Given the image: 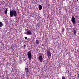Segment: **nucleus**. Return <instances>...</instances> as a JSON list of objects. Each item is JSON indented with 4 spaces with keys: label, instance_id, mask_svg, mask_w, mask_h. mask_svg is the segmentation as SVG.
<instances>
[{
    "label": "nucleus",
    "instance_id": "nucleus-17",
    "mask_svg": "<svg viewBox=\"0 0 79 79\" xmlns=\"http://www.w3.org/2000/svg\"><path fill=\"white\" fill-rule=\"evenodd\" d=\"M77 1H78V0H77Z\"/></svg>",
    "mask_w": 79,
    "mask_h": 79
},
{
    "label": "nucleus",
    "instance_id": "nucleus-13",
    "mask_svg": "<svg viewBox=\"0 0 79 79\" xmlns=\"http://www.w3.org/2000/svg\"><path fill=\"white\" fill-rule=\"evenodd\" d=\"M62 79H65V77L64 76L62 77Z\"/></svg>",
    "mask_w": 79,
    "mask_h": 79
},
{
    "label": "nucleus",
    "instance_id": "nucleus-7",
    "mask_svg": "<svg viewBox=\"0 0 79 79\" xmlns=\"http://www.w3.org/2000/svg\"><path fill=\"white\" fill-rule=\"evenodd\" d=\"M39 10H41L42 9V6L40 5L39 6Z\"/></svg>",
    "mask_w": 79,
    "mask_h": 79
},
{
    "label": "nucleus",
    "instance_id": "nucleus-3",
    "mask_svg": "<svg viewBox=\"0 0 79 79\" xmlns=\"http://www.w3.org/2000/svg\"><path fill=\"white\" fill-rule=\"evenodd\" d=\"M24 34L27 35H32V32H31V31L29 29H27V32H25Z\"/></svg>",
    "mask_w": 79,
    "mask_h": 79
},
{
    "label": "nucleus",
    "instance_id": "nucleus-8",
    "mask_svg": "<svg viewBox=\"0 0 79 79\" xmlns=\"http://www.w3.org/2000/svg\"><path fill=\"white\" fill-rule=\"evenodd\" d=\"M25 73H29V70L28 68H26L25 69Z\"/></svg>",
    "mask_w": 79,
    "mask_h": 79
},
{
    "label": "nucleus",
    "instance_id": "nucleus-5",
    "mask_svg": "<svg viewBox=\"0 0 79 79\" xmlns=\"http://www.w3.org/2000/svg\"><path fill=\"white\" fill-rule=\"evenodd\" d=\"M71 20L72 21V23H73V25H75V23H76V19H75V18L72 16Z\"/></svg>",
    "mask_w": 79,
    "mask_h": 79
},
{
    "label": "nucleus",
    "instance_id": "nucleus-10",
    "mask_svg": "<svg viewBox=\"0 0 79 79\" xmlns=\"http://www.w3.org/2000/svg\"><path fill=\"white\" fill-rule=\"evenodd\" d=\"M77 31H76V30H73V33H74V35H76V32H77Z\"/></svg>",
    "mask_w": 79,
    "mask_h": 79
},
{
    "label": "nucleus",
    "instance_id": "nucleus-16",
    "mask_svg": "<svg viewBox=\"0 0 79 79\" xmlns=\"http://www.w3.org/2000/svg\"><path fill=\"white\" fill-rule=\"evenodd\" d=\"M78 79H79V74H78Z\"/></svg>",
    "mask_w": 79,
    "mask_h": 79
},
{
    "label": "nucleus",
    "instance_id": "nucleus-6",
    "mask_svg": "<svg viewBox=\"0 0 79 79\" xmlns=\"http://www.w3.org/2000/svg\"><path fill=\"white\" fill-rule=\"evenodd\" d=\"M38 59L40 62H42L43 61V57L42 56H40L38 57Z\"/></svg>",
    "mask_w": 79,
    "mask_h": 79
},
{
    "label": "nucleus",
    "instance_id": "nucleus-15",
    "mask_svg": "<svg viewBox=\"0 0 79 79\" xmlns=\"http://www.w3.org/2000/svg\"><path fill=\"white\" fill-rule=\"evenodd\" d=\"M26 45H24V46H23V47L24 48H25V47H26Z\"/></svg>",
    "mask_w": 79,
    "mask_h": 79
},
{
    "label": "nucleus",
    "instance_id": "nucleus-2",
    "mask_svg": "<svg viewBox=\"0 0 79 79\" xmlns=\"http://www.w3.org/2000/svg\"><path fill=\"white\" fill-rule=\"evenodd\" d=\"M27 55L29 60H31V59H32V53H31V51L28 52Z\"/></svg>",
    "mask_w": 79,
    "mask_h": 79
},
{
    "label": "nucleus",
    "instance_id": "nucleus-4",
    "mask_svg": "<svg viewBox=\"0 0 79 79\" xmlns=\"http://www.w3.org/2000/svg\"><path fill=\"white\" fill-rule=\"evenodd\" d=\"M47 53L48 58L50 59L51 58V53L50 52V51L47 50Z\"/></svg>",
    "mask_w": 79,
    "mask_h": 79
},
{
    "label": "nucleus",
    "instance_id": "nucleus-9",
    "mask_svg": "<svg viewBox=\"0 0 79 79\" xmlns=\"http://www.w3.org/2000/svg\"><path fill=\"white\" fill-rule=\"evenodd\" d=\"M3 26V24L2 23V22H0V27Z\"/></svg>",
    "mask_w": 79,
    "mask_h": 79
},
{
    "label": "nucleus",
    "instance_id": "nucleus-12",
    "mask_svg": "<svg viewBox=\"0 0 79 79\" xmlns=\"http://www.w3.org/2000/svg\"><path fill=\"white\" fill-rule=\"evenodd\" d=\"M36 44H39V41L38 40H36Z\"/></svg>",
    "mask_w": 79,
    "mask_h": 79
},
{
    "label": "nucleus",
    "instance_id": "nucleus-11",
    "mask_svg": "<svg viewBox=\"0 0 79 79\" xmlns=\"http://www.w3.org/2000/svg\"><path fill=\"white\" fill-rule=\"evenodd\" d=\"M7 12H8V9H6L5 11V14H6V15H7Z\"/></svg>",
    "mask_w": 79,
    "mask_h": 79
},
{
    "label": "nucleus",
    "instance_id": "nucleus-1",
    "mask_svg": "<svg viewBox=\"0 0 79 79\" xmlns=\"http://www.w3.org/2000/svg\"><path fill=\"white\" fill-rule=\"evenodd\" d=\"M10 17L13 16L16 17L17 16V12L15 10H10Z\"/></svg>",
    "mask_w": 79,
    "mask_h": 79
},
{
    "label": "nucleus",
    "instance_id": "nucleus-14",
    "mask_svg": "<svg viewBox=\"0 0 79 79\" xmlns=\"http://www.w3.org/2000/svg\"><path fill=\"white\" fill-rule=\"evenodd\" d=\"M25 39L26 40H27V37H25Z\"/></svg>",
    "mask_w": 79,
    "mask_h": 79
}]
</instances>
